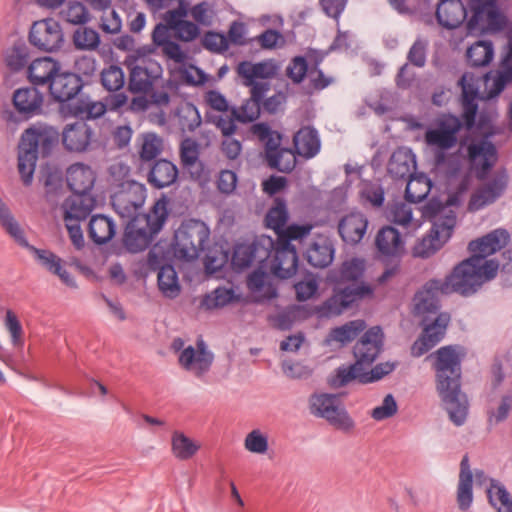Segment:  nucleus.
Listing matches in <instances>:
<instances>
[{
    "mask_svg": "<svg viewBox=\"0 0 512 512\" xmlns=\"http://www.w3.org/2000/svg\"><path fill=\"white\" fill-rule=\"evenodd\" d=\"M387 217L394 224L404 228L411 227L412 230H416L420 226L419 221L413 220L410 205L404 202L390 204L387 210Z\"/></svg>",
    "mask_w": 512,
    "mask_h": 512,
    "instance_id": "obj_47",
    "label": "nucleus"
},
{
    "mask_svg": "<svg viewBox=\"0 0 512 512\" xmlns=\"http://www.w3.org/2000/svg\"><path fill=\"white\" fill-rule=\"evenodd\" d=\"M200 445L187 437L184 433L175 431L171 438V450L173 455L179 460H188L192 458L199 450Z\"/></svg>",
    "mask_w": 512,
    "mask_h": 512,
    "instance_id": "obj_49",
    "label": "nucleus"
},
{
    "mask_svg": "<svg viewBox=\"0 0 512 512\" xmlns=\"http://www.w3.org/2000/svg\"><path fill=\"white\" fill-rule=\"evenodd\" d=\"M467 17V10L461 0H441L436 8V19L442 27L455 29Z\"/></svg>",
    "mask_w": 512,
    "mask_h": 512,
    "instance_id": "obj_37",
    "label": "nucleus"
},
{
    "mask_svg": "<svg viewBox=\"0 0 512 512\" xmlns=\"http://www.w3.org/2000/svg\"><path fill=\"white\" fill-rule=\"evenodd\" d=\"M268 261L259 263V267L251 272L247 278V286L253 293L260 294L265 299L277 296L275 287L269 282V274L266 271Z\"/></svg>",
    "mask_w": 512,
    "mask_h": 512,
    "instance_id": "obj_43",
    "label": "nucleus"
},
{
    "mask_svg": "<svg viewBox=\"0 0 512 512\" xmlns=\"http://www.w3.org/2000/svg\"><path fill=\"white\" fill-rule=\"evenodd\" d=\"M162 150L163 141L161 137L155 133L143 134L139 150V156L142 162L141 168L144 169L145 165L156 161V158L161 154Z\"/></svg>",
    "mask_w": 512,
    "mask_h": 512,
    "instance_id": "obj_46",
    "label": "nucleus"
},
{
    "mask_svg": "<svg viewBox=\"0 0 512 512\" xmlns=\"http://www.w3.org/2000/svg\"><path fill=\"white\" fill-rule=\"evenodd\" d=\"M60 133L54 127L36 123L21 135L18 151V171L25 185H30L38 156H49L57 146Z\"/></svg>",
    "mask_w": 512,
    "mask_h": 512,
    "instance_id": "obj_4",
    "label": "nucleus"
},
{
    "mask_svg": "<svg viewBox=\"0 0 512 512\" xmlns=\"http://www.w3.org/2000/svg\"><path fill=\"white\" fill-rule=\"evenodd\" d=\"M203 101L207 107V121L215 125L223 135H233L236 124L230 117L232 107L229 106L226 97L217 90H208L204 94Z\"/></svg>",
    "mask_w": 512,
    "mask_h": 512,
    "instance_id": "obj_17",
    "label": "nucleus"
},
{
    "mask_svg": "<svg viewBox=\"0 0 512 512\" xmlns=\"http://www.w3.org/2000/svg\"><path fill=\"white\" fill-rule=\"evenodd\" d=\"M470 80H472V76L468 73L463 74L459 80V85L462 88L463 122L459 117L452 114H442L424 134L426 144L441 152L436 156L438 162L444 159L443 153L445 151L456 146L458 133L462 126H465L467 130H471L475 125L478 110L476 101L478 90L472 83H469Z\"/></svg>",
    "mask_w": 512,
    "mask_h": 512,
    "instance_id": "obj_1",
    "label": "nucleus"
},
{
    "mask_svg": "<svg viewBox=\"0 0 512 512\" xmlns=\"http://www.w3.org/2000/svg\"><path fill=\"white\" fill-rule=\"evenodd\" d=\"M363 377H365L364 369L355 362L349 366L343 365L337 368L335 375L330 379V384L333 387H343L355 379L365 383Z\"/></svg>",
    "mask_w": 512,
    "mask_h": 512,
    "instance_id": "obj_58",
    "label": "nucleus"
},
{
    "mask_svg": "<svg viewBox=\"0 0 512 512\" xmlns=\"http://www.w3.org/2000/svg\"><path fill=\"white\" fill-rule=\"evenodd\" d=\"M147 169V181L156 189L171 186L176 182L179 174L177 166L167 159H158L148 164Z\"/></svg>",
    "mask_w": 512,
    "mask_h": 512,
    "instance_id": "obj_34",
    "label": "nucleus"
},
{
    "mask_svg": "<svg viewBox=\"0 0 512 512\" xmlns=\"http://www.w3.org/2000/svg\"><path fill=\"white\" fill-rule=\"evenodd\" d=\"M244 447L247 451L255 454H265L268 451V436L260 429L249 432L244 440Z\"/></svg>",
    "mask_w": 512,
    "mask_h": 512,
    "instance_id": "obj_63",
    "label": "nucleus"
},
{
    "mask_svg": "<svg viewBox=\"0 0 512 512\" xmlns=\"http://www.w3.org/2000/svg\"><path fill=\"white\" fill-rule=\"evenodd\" d=\"M374 296V288L364 282L348 285L342 289H334L333 294L321 305L316 307L318 318H332L343 313L353 304Z\"/></svg>",
    "mask_w": 512,
    "mask_h": 512,
    "instance_id": "obj_11",
    "label": "nucleus"
},
{
    "mask_svg": "<svg viewBox=\"0 0 512 512\" xmlns=\"http://www.w3.org/2000/svg\"><path fill=\"white\" fill-rule=\"evenodd\" d=\"M60 17L73 25H84L90 21L87 7L79 1H69L60 11Z\"/></svg>",
    "mask_w": 512,
    "mask_h": 512,
    "instance_id": "obj_57",
    "label": "nucleus"
},
{
    "mask_svg": "<svg viewBox=\"0 0 512 512\" xmlns=\"http://www.w3.org/2000/svg\"><path fill=\"white\" fill-rule=\"evenodd\" d=\"M509 181L505 169L498 170L493 177L484 185L477 188L470 196L468 210L476 212L494 203L507 189Z\"/></svg>",
    "mask_w": 512,
    "mask_h": 512,
    "instance_id": "obj_18",
    "label": "nucleus"
},
{
    "mask_svg": "<svg viewBox=\"0 0 512 512\" xmlns=\"http://www.w3.org/2000/svg\"><path fill=\"white\" fill-rule=\"evenodd\" d=\"M365 271V261L351 258L342 263L338 270L340 282H356L362 278Z\"/></svg>",
    "mask_w": 512,
    "mask_h": 512,
    "instance_id": "obj_61",
    "label": "nucleus"
},
{
    "mask_svg": "<svg viewBox=\"0 0 512 512\" xmlns=\"http://www.w3.org/2000/svg\"><path fill=\"white\" fill-rule=\"evenodd\" d=\"M116 233L114 221L103 215L92 216L88 224V236L96 245H102L109 242Z\"/></svg>",
    "mask_w": 512,
    "mask_h": 512,
    "instance_id": "obj_42",
    "label": "nucleus"
},
{
    "mask_svg": "<svg viewBox=\"0 0 512 512\" xmlns=\"http://www.w3.org/2000/svg\"><path fill=\"white\" fill-rule=\"evenodd\" d=\"M467 159L478 180L483 181L498 160L494 144L487 140L472 142L467 146Z\"/></svg>",
    "mask_w": 512,
    "mask_h": 512,
    "instance_id": "obj_20",
    "label": "nucleus"
},
{
    "mask_svg": "<svg viewBox=\"0 0 512 512\" xmlns=\"http://www.w3.org/2000/svg\"><path fill=\"white\" fill-rule=\"evenodd\" d=\"M0 224L5 231L21 246L29 248L36 259L48 271L57 275L61 281L71 287H76V282L71 274L63 267L62 259L49 250L38 249L30 246L25 238L24 232L18 222L11 214L8 206L0 198Z\"/></svg>",
    "mask_w": 512,
    "mask_h": 512,
    "instance_id": "obj_6",
    "label": "nucleus"
},
{
    "mask_svg": "<svg viewBox=\"0 0 512 512\" xmlns=\"http://www.w3.org/2000/svg\"><path fill=\"white\" fill-rule=\"evenodd\" d=\"M61 69L60 61L50 56L39 57L27 66V78L34 86H49Z\"/></svg>",
    "mask_w": 512,
    "mask_h": 512,
    "instance_id": "obj_30",
    "label": "nucleus"
},
{
    "mask_svg": "<svg viewBox=\"0 0 512 512\" xmlns=\"http://www.w3.org/2000/svg\"><path fill=\"white\" fill-rule=\"evenodd\" d=\"M237 75L242 79L244 86L250 88V98L246 99L240 107H232L230 117L236 124L250 123L256 120L261 111V103L270 90L267 80L277 73V67L272 61H242L236 67Z\"/></svg>",
    "mask_w": 512,
    "mask_h": 512,
    "instance_id": "obj_3",
    "label": "nucleus"
},
{
    "mask_svg": "<svg viewBox=\"0 0 512 512\" xmlns=\"http://www.w3.org/2000/svg\"><path fill=\"white\" fill-rule=\"evenodd\" d=\"M449 322L450 315L448 313L437 314L431 323L423 322V332L413 344L412 354L419 357L436 346L443 339Z\"/></svg>",
    "mask_w": 512,
    "mask_h": 512,
    "instance_id": "obj_24",
    "label": "nucleus"
},
{
    "mask_svg": "<svg viewBox=\"0 0 512 512\" xmlns=\"http://www.w3.org/2000/svg\"><path fill=\"white\" fill-rule=\"evenodd\" d=\"M251 132L264 145L265 159L270 168L283 173L291 172L297 164L296 151L281 147L282 135L264 122L256 123Z\"/></svg>",
    "mask_w": 512,
    "mask_h": 512,
    "instance_id": "obj_7",
    "label": "nucleus"
},
{
    "mask_svg": "<svg viewBox=\"0 0 512 512\" xmlns=\"http://www.w3.org/2000/svg\"><path fill=\"white\" fill-rule=\"evenodd\" d=\"M146 199V188L134 180H126L112 195L111 201L115 211L122 218H133L143 206Z\"/></svg>",
    "mask_w": 512,
    "mask_h": 512,
    "instance_id": "obj_16",
    "label": "nucleus"
},
{
    "mask_svg": "<svg viewBox=\"0 0 512 512\" xmlns=\"http://www.w3.org/2000/svg\"><path fill=\"white\" fill-rule=\"evenodd\" d=\"M64 149L70 153H84L95 141V131L83 121L66 124L60 134Z\"/></svg>",
    "mask_w": 512,
    "mask_h": 512,
    "instance_id": "obj_22",
    "label": "nucleus"
},
{
    "mask_svg": "<svg viewBox=\"0 0 512 512\" xmlns=\"http://www.w3.org/2000/svg\"><path fill=\"white\" fill-rule=\"evenodd\" d=\"M487 495L489 502L498 512H512V497L499 481L490 480Z\"/></svg>",
    "mask_w": 512,
    "mask_h": 512,
    "instance_id": "obj_52",
    "label": "nucleus"
},
{
    "mask_svg": "<svg viewBox=\"0 0 512 512\" xmlns=\"http://www.w3.org/2000/svg\"><path fill=\"white\" fill-rule=\"evenodd\" d=\"M234 298V291L227 288H216L211 294L206 295L201 305L207 309L223 307Z\"/></svg>",
    "mask_w": 512,
    "mask_h": 512,
    "instance_id": "obj_64",
    "label": "nucleus"
},
{
    "mask_svg": "<svg viewBox=\"0 0 512 512\" xmlns=\"http://www.w3.org/2000/svg\"><path fill=\"white\" fill-rule=\"evenodd\" d=\"M100 81L105 90L117 92L125 85L124 71L120 66L111 64L101 71Z\"/></svg>",
    "mask_w": 512,
    "mask_h": 512,
    "instance_id": "obj_59",
    "label": "nucleus"
},
{
    "mask_svg": "<svg viewBox=\"0 0 512 512\" xmlns=\"http://www.w3.org/2000/svg\"><path fill=\"white\" fill-rule=\"evenodd\" d=\"M334 252L333 244L329 239L318 237L306 250V259L313 267L325 268L332 263Z\"/></svg>",
    "mask_w": 512,
    "mask_h": 512,
    "instance_id": "obj_41",
    "label": "nucleus"
},
{
    "mask_svg": "<svg viewBox=\"0 0 512 512\" xmlns=\"http://www.w3.org/2000/svg\"><path fill=\"white\" fill-rule=\"evenodd\" d=\"M449 294L448 290L444 289V284L441 279H431L425 283L423 288L419 290L414 298V313L423 318V322L430 320L432 315L437 316L440 304L439 295Z\"/></svg>",
    "mask_w": 512,
    "mask_h": 512,
    "instance_id": "obj_21",
    "label": "nucleus"
},
{
    "mask_svg": "<svg viewBox=\"0 0 512 512\" xmlns=\"http://www.w3.org/2000/svg\"><path fill=\"white\" fill-rule=\"evenodd\" d=\"M510 238L507 230L498 228L481 238L469 243L468 248L472 253V258H477V262L484 265L495 260H488L487 257L501 250L506 246Z\"/></svg>",
    "mask_w": 512,
    "mask_h": 512,
    "instance_id": "obj_23",
    "label": "nucleus"
},
{
    "mask_svg": "<svg viewBox=\"0 0 512 512\" xmlns=\"http://www.w3.org/2000/svg\"><path fill=\"white\" fill-rule=\"evenodd\" d=\"M95 181L96 174L88 164L76 162L66 170V182L73 193H91Z\"/></svg>",
    "mask_w": 512,
    "mask_h": 512,
    "instance_id": "obj_33",
    "label": "nucleus"
},
{
    "mask_svg": "<svg viewBox=\"0 0 512 512\" xmlns=\"http://www.w3.org/2000/svg\"><path fill=\"white\" fill-rule=\"evenodd\" d=\"M293 144L297 155L306 160L314 158L321 149L319 133L312 126L300 128L293 136Z\"/></svg>",
    "mask_w": 512,
    "mask_h": 512,
    "instance_id": "obj_38",
    "label": "nucleus"
},
{
    "mask_svg": "<svg viewBox=\"0 0 512 512\" xmlns=\"http://www.w3.org/2000/svg\"><path fill=\"white\" fill-rule=\"evenodd\" d=\"M209 227L201 220L190 219L175 231L173 252L176 258L192 261L199 257L209 240Z\"/></svg>",
    "mask_w": 512,
    "mask_h": 512,
    "instance_id": "obj_8",
    "label": "nucleus"
},
{
    "mask_svg": "<svg viewBox=\"0 0 512 512\" xmlns=\"http://www.w3.org/2000/svg\"><path fill=\"white\" fill-rule=\"evenodd\" d=\"M66 109L68 115L85 122L101 118L107 111V105L103 101L94 100L89 96H81L69 102Z\"/></svg>",
    "mask_w": 512,
    "mask_h": 512,
    "instance_id": "obj_35",
    "label": "nucleus"
},
{
    "mask_svg": "<svg viewBox=\"0 0 512 512\" xmlns=\"http://www.w3.org/2000/svg\"><path fill=\"white\" fill-rule=\"evenodd\" d=\"M157 283L159 290L167 298L174 299L181 292L178 275L172 265L166 264L160 268Z\"/></svg>",
    "mask_w": 512,
    "mask_h": 512,
    "instance_id": "obj_45",
    "label": "nucleus"
},
{
    "mask_svg": "<svg viewBox=\"0 0 512 512\" xmlns=\"http://www.w3.org/2000/svg\"><path fill=\"white\" fill-rule=\"evenodd\" d=\"M436 387L450 420L461 426L468 414V400L461 392V359L452 346H444L435 354Z\"/></svg>",
    "mask_w": 512,
    "mask_h": 512,
    "instance_id": "obj_2",
    "label": "nucleus"
},
{
    "mask_svg": "<svg viewBox=\"0 0 512 512\" xmlns=\"http://www.w3.org/2000/svg\"><path fill=\"white\" fill-rule=\"evenodd\" d=\"M313 226L311 224H291L286 225L276 236V242L286 246H293L291 241L303 240L312 231Z\"/></svg>",
    "mask_w": 512,
    "mask_h": 512,
    "instance_id": "obj_60",
    "label": "nucleus"
},
{
    "mask_svg": "<svg viewBox=\"0 0 512 512\" xmlns=\"http://www.w3.org/2000/svg\"><path fill=\"white\" fill-rule=\"evenodd\" d=\"M310 413L325 419L330 425L344 432H351L355 422L341 403L338 396L328 393H315L309 398Z\"/></svg>",
    "mask_w": 512,
    "mask_h": 512,
    "instance_id": "obj_10",
    "label": "nucleus"
},
{
    "mask_svg": "<svg viewBox=\"0 0 512 512\" xmlns=\"http://www.w3.org/2000/svg\"><path fill=\"white\" fill-rule=\"evenodd\" d=\"M468 8L471 13L466 23L468 35L503 29L505 18L498 9L497 0H468Z\"/></svg>",
    "mask_w": 512,
    "mask_h": 512,
    "instance_id": "obj_12",
    "label": "nucleus"
},
{
    "mask_svg": "<svg viewBox=\"0 0 512 512\" xmlns=\"http://www.w3.org/2000/svg\"><path fill=\"white\" fill-rule=\"evenodd\" d=\"M273 246V239L264 235L255 237L252 242L239 243L234 248L232 265L237 270H243L254 262H267L271 257Z\"/></svg>",
    "mask_w": 512,
    "mask_h": 512,
    "instance_id": "obj_13",
    "label": "nucleus"
},
{
    "mask_svg": "<svg viewBox=\"0 0 512 512\" xmlns=\"http://www.w3.org/2000/svg\"><path fill=\"white\" fill-rule=\"evenodd\" d=\"M200 150V144L192 138L183 139L179 147L180 165L195 181L205 180L208 176L205 165L200 160Z\"/></svg>",
    "mask_w": 512,
    "mask_h": 512,
    "instance_id": "obj_25",
    "label": "nucleus"
},
{
    "mask_svg": "<svg viewBox=\"0 0 512 512\" xmlns=\"http://www.w3.org/2000/svg\"><path fill=\"white\" fill-rule=\"evenodd\" d=\"M162 74L163 68L157 61L139 59L130 70L129 89L132 93H149L154 88L162 87Z\"/></svg>",
    "mask_w": 512,
    "mask_h": 512,
    "instance_id": "obj_15",
    "label": "nucleus"
},
{
    "mask_svg": "<svg viewBox=\"0 0 512 512\" xmlns=\"http://www.w3.org/2000/svg\"><path fill=\"white\" fill-rule=\"evenodd\" d=\"M168 203L165 199H160L155 202L152 209L147 214L137 215V217L152 229L156 234L162 229L168 217Z\"/></svg>",
    "mask_w": 512,
    "mask_h": 512,
    "instance_id": "obj_50",
    "label": "nucleus"
},
{
    "mask_svg": "<svg viewBox=\"0 0 512 512\" xmlns=\"http://www.w3.org/2000/svg\"><path fill=\"white\" fill-rule=\"evenodd\" d=\"M95 207L96 198L91 193H73L61 205L65 227L77 250H81L85 246L80 223L91 214Z\"/></svg>",
    "mask_w": 512,
    "mask_h": 512,
    "instance_id": "obj_9",
    "label": "nucleus"
},
{
    "mask_svg": "<svg viewBox=\"0 0 512 512\" xmlns=\"http://www.w3.org/2000/svg\"><path fill=\"white\" fill-rule=\"evenodd\" d=\"M30 56L29 48L24 43L14 44L4 53V62L12 72L22 71L28 63Z\"/></svg>",
    "mask_w": 512,
    "mask_h": 512,
    "instance_id": "obj_53",
    "label": "nucleus"
},
{
    "mask_svg": "<svg viewBox=\"0 0 512 512\" xmlns=\"http://www.w3.org/2000/svg\"><path fill=\"white\" fill-rule=\"evenodd\" d=\"M289 213L285 200L276 198L274 205L268 210L265 216L266 226L274 230L277 235L287 224Z\"/></svg>",
    "mask_w": 512,
    "mask_h": 512,
    "instance_id": "obj_51",
    "label": "nucleus"
},
{
    "mask_svg": "<svg viewBox=\"0 0 512 512\" xmlns=\"http://www.w3.org/2000/svg\"><path fill=\"white\" fill-rule=\"evenodd\" d=\"M176 121L182 132H193L201 124V117L195 105L184 103L176 110Z\"/></svg>",
    "mask_w": 512,
    "mask_h": 512,
    "instance_id": "obj_54",
    "label": "nucleus"
},
{
    "mask_svg": "<svg viewBox=\"0 0 512 512\" xmlns=\"http://www.w3.org/2000/svg\"><path fill=\"white\" fill-rule=\"evenodd\" d=\"M467 60L471 66L483 67L488 65L494 56V48L491 41L479 40L467 49Z\"/></svg>",
    "mask_w": 512,
    "mask_h": 512,
    "instance_id": "obj_48",
    "label": "nucleus"
},
{
    "mask_svg": "<svg viewBox=\"0 0 512 512\" xmlns=\"http://www.w3.org/2000/svg\"><path fill=\"white\" fill-rule=\"evenodd\" d=\"M366 328V323L363 320H352L342 326L333 328L328 336L327 343L337 342L341 345L352 342L361 332Z\"/></svg>",
    "mask_w": 512,
    "mask_h": 512,
    "instance_id": "obj_44",
    "label": "nucleus"
},
{
    "mask_svg": "<svg viewBox=\"0 0 512 512\" xmlns=\"http://www.w3.org/2000/svg\"><path fill=\"white\" fill-rule=\"evenodd\" d=\"M498 262H489L482 265L477 258L469 257L463 260L453 271L442 280L444 289L449 293L456 292L464 296L471 295L488 280L497 275Z\"/></svg>",
    "mask_w": 512,
    "mask_h": 512,
    "instance_id": "obj_5",
    "label": "nucleus"
},
{
    "mask_svg": "<svg viewBox=\"0 0 512 512\" xmlns=\"http://www.w3.org/2000/svg\"><path fill=\"white\" fill-rule=\"evenodd\" d=\"M44 99V94L34 85L16 89L12 97L15 110L26 119L42 113Z\"/></svg>",
    "mask_w": 512,
    "mask_h": 512,
    "instance_id": "obj_27",
    "label": "nucleus"
},
{
    "mask_svg": "<svg viewBox=\"0 0 512 512\" xmlns=\"http://www.w3.org/2000/svg\"><path fill=\"white\" fill-rule=\"evenodd\" d=\"M272 252L273 258L269 265L271 273L281 279L292 277L298 268V255L295 246L274 242Z\"/></svg>",
    "mask_w": 512,
    "mask_h": 512,
    "instance_id": "obj_28",
    "label": "nucleus"
},
{
    "mask_svg": "<svg viewBox=\"0 0 512 512\" xmlns=\"http://www.w3.org/2000/svg\"><path fill=\"white\" fill-rule=\"evenodd\" d=\"M383 346V333L380 327L375 326L367 330L355 344L353 354L363 369L370 366L378 357Z\"/></svg>",
    "mask_w": 512,
    "mask_h": 512,
    "instance_id": "obj_26",
    "label": "nucleus"
},
{
    "mask_svg": "<svg viewBox=\"0 0 512 512\" xmlns=\"http://www.w3.org/2000/svg\"><path fill=\"white\" fill-rule=\"evenodd\" d=\"M178 361L184 370L202 379L211 369L214 354L208 349L206 343L199 339L196 347L189 345L180 352Z\"/></svg>",
    "mask_w": 512,
    "mask_h": 512,
    "instance_id": "obj_19",
    "label": "nucleus"
},
{
    "mask_svg": "<svg viewBox=\"0 0 512 512\" xmlns=\"http://www.w3.org/2000/svg\"><path fill=\"white\" fill-rule=\"evenodd\" d=\"M375 243L378 251L386 256H399L405 248L400 232L392 226L381 228L376 235Z\"/></svg>",
    "mask_w": 512,
    "mask_h": 512,
    "instance_id": "obj_40",
    "label": "nucleus"
},
{
    "mask_svg": "<svg viewBox=\"0 0 512 512\" xmlns=\"http://www.w3.org/2000/svg\"><path fill=\"white\" fill-rule=\"evenodd\" d=\"M405 198L410 203L423 201L431 191V181L425 176L408 177Z\"/></svg>",
    "mask_w": 512,
    "mask_h": 512,
    "instance_id": "obj_55",
    "label": "nucleus"
},
{
    "mask_svg": "<svg viewBox=\"0 0 512 512\" xmlns=\"http://www.w3.org/2000/svg\"><path fill=\"white\" fill-rule=\"evenodd\" d=\"M368 227V220L360 212H351L345 215L338 224V231L345 243L355 245L359 243Z\"/></svg>",
    "mask_w": 512,
    "mask_h": 512,
    "instance_id": "obj_36",
    "label": "nucleus"
},
{
    "mask_svg": "<svg viewBox=\"0 0 512 512\" xmlns=\"http://www.w3.org/2000/svg\"><path fill=\"white\" fill-rule=\"evenodd\" d=\"M415 169V155L406 147H399L392 153L387 167L388 173L394 179L411 177Z\"/></svg>",
    "mask_w": 512,
    "mask_h": 512,
    "instance_id": "obj_39",
    "label": "nucleus"
},
{
    "mask_svg": "<svg viewBox=\"0 0 512 512\" xmlns=\"http://www.w3.org/2000/svg\"><path fill=\"white\" fill-rule=\"evenodd\" d=\"M155 232L135 216L126 226L123 243L129 252L137 253L145 250L152 242Z\"/></svg>",
    "mask_w": 512,
    "mask_h": 512,
    "instance_id": "obj_31",
    "label": "nucleus"
},
{
    "mask_svg": "<svg viewBox=\"0 0 512 512\" xmlns=\"http://www.w3.org/2000/svg\"><path fill=\"white\" fill-rule=\"evenodd\" d=\"M29 42L43 52H56L64 44V32L60 23L53 18L35 21L29 31Z\"/></svg>",
    "mask_w": 512,
    "mask_h": 512,
    "instance_id": "obj_14",
    "label": "nucleus"
},
{
    "mask_svg": "<svg viewBox=\"0 0 512 512\" xmlns=\"http://www.w3.org/2000/svg\"><path fill=\"white\" fill-rule=\"evenodd\" d=\"M444 242L432 230L430 233L417 242L413 248V255L420 258H428L438 251Z\"/></svg>",
    "mask_w": 512,
    "mask_h": 512,
    "instance_id": "obj_62",
    "label": "nucleus"
},
{
    "mask_svg": "<svg viewBox=\"0 0 512 512\" xmlns=\"http://www.w3.org/2000/svg\"><path fill=\"white\" fill-rule=\"evenodd\" d=\"M423 215L433 218L431 230L445 243L456 225V214L452 210L440 208L438 204L429 203L425 206Z\"/></svg>",
    "mask_w": 512,
    "mask_h": 512,
    "instance_id": "obj_32",
    "label": "nucleus"
},
{
    "mask_svg": "<svg viewBox=\"0 0 512 512\" xmlns=\"http://www.w3.org/2000/svg\"><path fill=\"white\" fill-rule=\"evenodd\" d=\"M82 88L83 81L79 75L62 69L48 86L51 97L60 103L74 99Z\"/></svg>",
    "mask_w": 512,
    "mask_h": 512,
    "instance_id": "obj_29",
    "label": "nucleus"
},
{
    "mask_svg": "<svg viewBox=\"0 0 512 512\" xmlns=\"http://www.w3.org/2000/svg\"><path fill=\"white\" fill-rule=\"evenodd\" d=\"M72 40L75 48L81 51H95L101 43L99 33L95 29L85 26L74 31Z\"/></svg>",
    "mask_w": 512,
    "mask_h": 512,
    "instance_id": "obj_56",
    "label": "nucleus"
}]
</instances>
